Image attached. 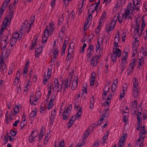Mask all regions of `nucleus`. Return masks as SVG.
<instances>
[{
    "label": "nucleus",
    "instance_id": "nucleus-33",
    "mask_svg": "<svg viewBox=\"0 0 147 147\" xmlns=\"http://www.w3.org/2000/svg\"><path fill=\"white\" fill-rule=\"evenodd\" d=\"M52 69H48L47 73V76L46 77L50 78L52 73Z\"/></svg>",
    "mask_w": 147,
    "mask_h": 147
},
{
    "label": "nucleus",
    "instance_id": "nucleus-20",
    "mask_svg": "<svg viewBox=\"0 0 147 147\" xmlns=\"http://www.w3.org/2000/svg\"><path fill=\"white\" fill-rule=\"evenodd\" d=\"M3 51L2 52V55L1 57V61H0V68H1L3 67V64L4 63L3 60L4 59V56L3 55Z\"/></svg>",
    "mask_w": 147,
    "mask_h": 147
},
{
    "label": "nucleus",
    "instance_id": "nucleus-18",
    "mask_svg": "<svg viewBox=\"0 0 147 147\" xmlns=\"http://www.w3.org/2000/svg\"><path fill=\"white\" fill-rule=\"evenodd\" d=\"M136 62V61L134 59H133L131 60V63L130 64L129 67V68H132L133 69H134L135 67L134 64Z\"/></svg>",
    "mask_w": 147,
    "mask_h": 147
},
{
    "label": "nucleus",
    "instance_id": "nucleus-55",
    "mask_svg": "<svg viewBox=\"0 0 147 147\" xmlns=\"http://www.w3.org/2000/svg\"><path fill=\"white\" fill-rule=\"evenodd\" d=\"M9 1H6L3 4V7L6 8L7 6V4L9 2Z\"/></svg>",
    "mask_w": 147,
    "mask_h": 147
},
{
    "label": "nucleus",
    "instance_id": "nucleus-14",
    "mask_svg": "<svg viewBox=\"0 0 147 147\" xmlns=\"http://www.w3.org/2000/svg\"><path fill=\"white\" fill-rule=\"evenodd\" d=\"M42 47L37 48L35 51V57H38L39 56V54L41 53L42 51Z\"/></svg>",
    "mask_w": 147,
    "mask_h": 147
},
{
    "label": "nucleus",
    "instance_id": "nucleus-26",
    "mask_svg": "<svg viewBox=\"0 0 147 147\" xmlns=\"http://www.w3.org/2000/svg\"><path fill=\"white\" fill-rule=\"evenodd\" d=\"M108 109H105L104 111V113L103 114L102 117L103 118H104L105 117H107V115H108L109 113V112H108Z\"/></svg>",
    "mask_w": 147,
    "mask_h": 147
},
{
    "label": "nucleus",
    "instance_id": "nucleus-62",
    "mask_svg": "<svg viewBox=\"0 0 147 147\" xmlns=\"http://www.w3.org/2000/svg\"><path fill=\"white\" fill-rule=\"evenodd\" d=\"M82 91L83 92V94H82V95H83V94L85 93L86 94H87V89L86 87H83V89L82 90Z\"/></svg>",
    "mask_w": 147,
    "mask_h": 147
},
{
    "label": "nucleus",
    "instance_id": "nucleus-59",
    "mask_svg": "<svg viewBox=\"0 0 147 147\" xmlns=\"http://www.w3.org/2000/svg\"><path fill=\"white\" fill-rule=\"evenodd\" d=\"M38 98H37V99L36 98V96L35 97V99L32 102L31 100V97L30 99V104H31V105H33V104L35 105V103L34 104V102H36L38 100Z\"/></svg>",
    "mask_w": 147,
    "mask_h": 147
},
{
    "label": "nucleus",
    "instance_id": "nucleus-16",
    "mask_svg": "<svg viewBox=\"0 0 147 147\" xmlns=\"http://www.w3.org/2000/svg\"><path fill=\"white\" fill-rule=\"evenodd\" d=\"M17 39L16 37L15 38L13 36L11 39L10 44L11 47H12L17 42Z\"/></svg>",
    "mask_w": 147,
    "mask_h": 147
},
{
    "label": "nucleus",
    "instance_id": "nucleus-48",
    "mask_svg": "<svg viewBox=\"0 0 147 147\" xmlns=\"http://www.w3.org/2000/svg\"><path fill=\"white\" fill-rule=\"evenodd\" d=\"M145 136V135H144L143 136L140 137V138L137 140V142H141L142 140V141H144Z\"/></svg>",
    "mask_w": 147,
    "mask_h": 147
},
{
    "label": "nucleus",
    "instance_id": "nucleus-13",
    "mask_svg": "<svg viewBox=\"0 0 147 147\" xmlns=\"http://www.w3.org/2000/svg\"><path fill=\"white\" fill-rule=\"evenodd\" d=\"M146 133V130L145 129V126H143L141 127L140 131L139 134V136L141 137L143 136L144 135H145Z\"/></svg>",
    "mask_w": 147,
    "mask_h": 147
},
{
    "label": "nucleus",
    "instance_id": "nucleus-30",
    "mask_svg": "<svg viewBox=\"0 0 147 147\" xmlns=\"http://www.w3.org/2000/svg\"><path fill=\"white\" fill-rule=\"evenodd\" d=\"M63 88V84H60V85H58V86H57V92H60Z\"/></svg>",
    "mask_w": 147,
    "mask_h": 147
},
{
    "label": "nucleus",
    "instance_id": "nucleus-22",
    "mask_svg": "<svg viewBox=\"0 0 147 147\" xmlns=\"http://www.w3.org/2000/svg\"><path fill=\"white\" fill-rule=\"evenodd\" d=\"M137 122L138 123H137V124L136 125V129L137 131H138L139 130L140 127L142 125L141 119V120H139V121L137 120Z\"/></svg>",
    "mask_w": 147,
    "mask_h": 147
},
{
    "label": "nucleus",
    "instance_id": "nucleus-36",
    "mask_svg": "<svg viewBox=\"0 0 147 147\" xmlns=\"http://www.w3.org/2000/svg\"><path fill=\"white\" fill-rule=\"evenodd\" d=\"M94 47L92 44H90L88 48V50L94 52Z\"/></svg>",
    "mask_w": 147,
    "mask_h": 147
},
{
    "label": "nucleus",
    "instance_id": "nucleus-5",
    "mask_svg": "<svg viewBox=\"0 0 147 147\" xmlns=\"http://www.w3.org/2000/svg\"><path fill=\"white\" fill-rule=\"evenodd\" d=\"M127 135V134L126 133L123 134V135L122 137L119 140L118 144L117 146L118 147H123L124 146V141L125 140Z\"/></svg>",
    "mask_w": 147,
    "mask_h": 147
},
{
    "label": "nucleus",
    "instance_id": "nucleus-34",
    "mask_svg": "<svg viewBox=\"0 0 147 147\" xmlns=\"http://www.w3.org/2000/svg\"><path fill=\"white\" fill-rule=\"evenodd\" d=\"M73 58V56H71V54L69 53H68V54L67 56L66 60L67 61H69L70 59H71L72 58Z\"/></svg>",
    "mask_w": 147,
    "mask_h": 147
},
{
    "label": "nucleus",
    "instance_id": "nucleus-63",
    "mask_svg": "<svg viewBox=\"0 0 147 147\" xmlns=\"http://www.w3.org/2000/svg\"><path fill=\"white\" fill-rule=\"evenodd\" d=\"M127 86V84H124L123 85V89L122 91L124 93L125 92V90H126L127 89V87L126 86Z\"/></svg>",
    "mask_w": 147,
    "mask_h": 147
},
{
    "label": "nucleus",
    "instance_id": "nucleus-15",
    "mask_svg": "<svg viewBox=\"0 0 147 147\" xmlns=\"http://www.w3.org/2000/svg\"><path fill=\"white\" fill-rule=\"evenodd\" d=\"M130 10L128 9H126L124 13L122 15V17L124 18L125 20H126L128 18L130 14L129 13Z\"/></svg>",
    "mask_w": 147,
    "mask_h": 147
},
{
    "label": "nucleus",
    "instance_id": "nucleus-8",
    "mask_svg": "<svg viewBox=\"0 0 147 147\" xmlns=\"http://www.w3.org/2000/svg\"><path fill=\"white\" fill-rule=\"evenodd\" d=\"M119 31H117V33L115 34V37L114 40V46L115 48H117V47H119L118 45V43L119 42Z\"/></svg>",
    "mask_w": 147,
    "mask_h": 147
},
{
    "label": "nucleus",
    "instance_id": "nucleus-28",
    "mask_svg": "<svg viewBox=\"0 0 147 147\" xmlns=\"http://www.w3.org/2000/svg\"><path fill=\"white\" fill-rule=\"evenodd\" d=\"M37 38H36L35 40H32V44L31 45V47L30 48L31 50H33L34 47V46L37 40Z\"/></svg>",
    "mask_w": 147,
    "mask_h": 147
},
{
    "label": "nucleus",
    "instance_id": "nucleus-21",
    "mask_svg": "<svg viewBox=\"0 0 147 147\" xmlns=\"http://www.w3.org/2000/svg\"><path fill=\"white\" fill-rule=\"evenodd\" d=\"M75 120V119L74 120H71V119L69 120L68 123V126L67 128H70L73 125Z\"/></svg>",
    "mask_w": 147,
    "mask_h": 147
},
{
    "label": "nucleus",
    "instance_id": "nucleus-37",
    "mask_svg": "<svg viewBox=\"0 0 147 147\" xmlns=\"http://www.w3.org/2000/svg\"><path fill=\"white\" fill-rule=\"evenodd\" d=\"M63 18L62 16L61 17H59L58 18V25H61L63 21Z\"/></svg>",
    "mask_w": 147,
    "mask_h": 147
},
{
    "label": "nucleus",
    "instance_id": "nucleus-52",
    "mask_svg": "<svg viewBox=\"0 0 147 147\" xmlns=\"http://www.w3.org/2000/svg\"><path fill=\"white\" fill-rule=\"evenodd\" d=\"M97 45L96 46V52H97V51L99 49H100V46L99 45L100 44V42L99 41H97Z\"/></svg>",
    "mask_w": 147,
    "mask_h": 147
},
{
    "label": "nucleus",
    "instance_id": "nucleus-23",
    "mask_svg": "<svg viewBox=\"0 0 147 147\" xmlns=\"http://www.w3.org/2000/svg\"><path fill=\"white\" fill-rule=\"evenodd\" d=\"M11 52V50L9 49H8L5 52V56L4 57V59H6L9 57V54Z\"/></svg>",
    "mask_w": 147,
    "mask_h": 147
},
{
    "label": "nucleus",
    "instance_id": "nucleus-57",
    "mask_svg": "<svg viewBox=\"0 0 147 147\" xmlns=\"http://www.w3.org/2000/svg\"><path fill=\"white\" fill-rule=\"evenodd\" d=\"M64 140H62L60 142H59V146L61 147H64Z\"/></svg>",
    "mask_w": 147,
    "mask_h": 147
},
{
    "label": "nucleus",
    "instance_id": "nucleus-32",
    "mask_svg": "<svg viewBox=\"0 0 147 147\" xmlns=\"http://www.w3.org/2000/svg\"><path fill=\"white\" fill-rule=\"evenodd\" d=\"M139 61L138 62V63L139 65H143L144 63L143 58L142 57H141L139 59Z\"/></svg>",
    "mask_w": 147,
    "mask_h": 147
},
{
    "label": "nucleus",
    "instance_id": "nucleus-25",
    "mask_svg": "<svg viewBox=\"0 0 147 147\" xmlns=\"http://www.w3.org/2000/svg\"><path fill=\"white\" fill-rule=\"evenodd\" d=\"M120 15L119 13H117V18L118 21L120 23H121L123 21V17H122H122H121L120 16Z\"/></svg>",
    "mask_w": 147,
    "mask_h": 147
},
{
    "label": "nucleus",
    "instance_id": "nucleus-27",
    "mask_svg": "<svg viewBox=\"0 0 147 147\" xmlns=\"http://www.w3.org/2000/svg\"><path fill=\"white\" fill-rule=\"evenodd\" d=\"M13 12L14 11L12 10L11 12L9 13V17H7L8 19V22H10L11 19H12V17L13 15Z\"/></svg>",
    "mask_w": 147,
    "mask_h": 147
},
{
    "label": "nucleus",
    "instance_id": "nucleus-54",
    "mask_svg": "<svg viewBox=\"0 0 147 147\" xmlns=\"http://www.w3.org/2000/svg\"><path fill=\"white\" fill-rule=\"evenodd\" d=\"M133 107L135 108H136L137 107V103L136 100H135L134 102H132Z\"/></svg>",
    "mask_w": 147,
    "mask_h": 147
},
{
    "label": "nucleus",
    "instance_id": "nucleus-49",
    "mask_svg": "<svg viewBox=\"0 0 147 147\" xmlns=\"http://www.w3.org/2000/svg\"><path fill=\"white\" fill-rule=\"evenodd\" d=\"M53 58L52 59H51V62H51L52 63L53 62V64H52V65H51V66H52L53 65L54 63L56 61V57H56V55H53Z\"/></svg>",
    "mask_w": 147,
    "mask_h": 147
},
{
    "label": "nucleus",
    "instance_id": "nucleus-44",
    "mask_svg": "<svg viewBox=\"0 0 147 147\" xmlns=\"http://www.w3.org/2000/svg\"><path fill=\"white\" fill-rule=\"evenodd\" d=\"M19 82V79L18 77H16L14 81L13 82L15 86H17L18 85Z\"/></svg>",
    "mask_w": 147,
    "mask_h": 147
},
{
    "label": "nucleus",
    "instance_id": "nucleus-12",
    "mask_svg": "<svg viewBox=\"0 0 147 147\" xmlns=\"http://www.w3.org/2000/svg\"><path fill=\"white\" fill-rule=\"evenodd\" d=\"M65 30V26H63L61 29L60 31L59 32V37H62L64 35V31Z\"/></svg>",
    "mask_w": 147,
    "mask_h": 147
},
{
    "label": "nucleus",
    "instance_id": "nucleus-42",
    "mask_svg": "<svg viewBox=\"0 0 147 147\" xmlns=\"http://www.w3.org/2000/svg\"><path fill=\"white\" fill-rule=\"evenodd\" d=\"M133 95L135 98H137L138 96V91H133Z\"/></svg>",
    "mask_w": 147,
    "mask_h": 147
},
{
    "label": "nucleus",
    "instance_id": "nucleus-38",
    "mask_svg": "<svg viewBox=\"0 0 147 147\" xmlns=\"http://www.w3.org/2000/svg\"><path fill=\"white\" fill-rule=\"evenodd\" d=\"M66 45H63L62 46V47L61 49V55H63L65 54V50L66 49Z\"/></svg>",
    "mask_w": 147,
    "mask_h": 147
},
{
    "label": "nucleus",
    "instance_id": "nucleus-64",
    "mask_svg": "<svg viewBox=\"0 0 147 147\" xmlns=\"http://www.w3.org/2000/svg\"><path fill=\"white\" fill-rule=\"evenodd\" d=\"M20 121L19 120L16 121L13 124V125L14 127H16L17 126L18 124L19 123Z\"/></svg>",
    "mask_w": 147,
    "mask_h": 147
},
{
    "label": "nucleus",
    "instance_id": "nucleus-60",
    "mask_svg": "<svg viewBox=\"0 0 147 147\" xmlns=\"http://www.w3.org/2000/svg\"><path fill=\"white\" fill-rule=\"evenodd\" d=\"M10 133L12 136V137H13V136H14L15 137L16 134V132L12 130H11Z\"/></svg>",
    "mask_w": 147,
    "mask_h": 147
},
{
    "label": "nucleus",
    "instance_id": "nucleus-1",
    "mask_svg": "<svg viewBox=\"0 0 147 147\" xmlns=\"http://www.w3.org/2000/svg\"><path fill=\"white\" fill-rule=\"evenodd\" d=\"M54 29V25L53 23H51L49 26H47L45 30L43 36L42 38V43L43 44L45 43V44L49 35L53 33V30Z\"/></svg>",
    "mask_w": 147,
    "mask_h": 147
},
{
    "label": "nucleus",
    "instance_id": "nucleus-40",
    "mask_svg": "<svg viewBox=\"0 0 147 147\" xmlns=\"http://www.w3.org/2000/svg\"><path fill=\"white\" fill-rule=\"evenodd\" d=\"M36 136L35 137H33L32 136H30L29 137V140L30 142L32 143L34 141L35 138L36 137Z\"/></svg>",
    "mask_w": 147,
    "mask_h": 147
},
{
    "label": "nucleus",
    "instance_id": "nucleus-45",
    "mask_svg": "<svg viewBox=\"0 0 147 147\" xmlns=\"http://www.w3.org/2000/svg\"><path fill=\"white\" fill-rule=\"evenodd\" d=\"M30 83V81L29 80H28L26 82V84L25 86V87L24 88V90L26 91L27 90V88Z\"/></svg>",
    "mask_w": 147,
    "mask_h": 147
},
{
    "label": "nucleus",
    "instance_id": "nucleus-3",
    "mask_svg": "<svg viewBox=\"0 0 147 147\" xmlns=\"http://www.w3.org/2000/svg\"><path fill=\"white\" fill-rule=\"evenodd\" d=\"M72 107L71 104L69 105L67 109L64 111L63 118L64 120H67L70 114L71 115V110Z\"/></svg>",
    "mask_w": 147,
    "mask_h": 147
},
{
    "label": "nucleus",
    "instance_id": "nucleus-7",
    "mask_svg": "<svg viewBox=\"0 0 147 147\" xmlns=\"http://www.w3.org/2000/svg\"><path fill=\"white\" fill-rule=\"evenodd\" d=\"M71 79H65L63 80L62 82V84L64 85L63 89H65L69 87L71 85Z\"/></svg>",
    "mask_w": 147,
    "mask_h": 147
},
{
    "label": "nucleus",
    "instance_id": "nucleus-24",
    "mask_svg": "<svg viewBox=\"0 0 147 147\" xmlns=\"http://www.w3.org/2000/svg\"><path fill=\"white\" fill-rule=\"evenodd\" d=\"M133 86H138L139 83L137 78H134L133 80Z\"/></svg>",
    "mask_w": 147,
    "mask_h": 147
},
{
    "label": "nucleus",
    "instance_id": "nucleus-9",
    "mask_svg": "<svg viewBox=\"0 0 147 147\" xmlns=\"http://www.w3.org/2000/svg\"><path fill=\"white\" fill-rule=\"evenodd\" d=\"M78 78L77 76L74 77V81L72 84L71 86V89L72 90H75L77 86L78 83Z\"/></svg>",
    "mask_w": 147,
    "mask_h": 147
},
{
    "label": "nucleus",
    "instance_id": "nucleus-2",
    "mask_svg": "<svg viewBox=\"0 0 147 147\" xmlns=\"http://www.w3.org/2000/svg\"><path fill=\"white\" fill-rule=\"evenodd\" d=\"M121 50L117 48L113 49V52L111 54L112 61L113 62H115L117 57L120 58L121 56Z\"/></svg>",
    "mask_w": 147,
    "mask_h": 147
},
{
    "label": "nucleus",
    "instance_id": "nucleus-53",
    "mask_svg": "<svg viewBox=\"0 0 147 147\" xmlns=\"http://www.w3.org/2000/svg\"><path fill=\"white\" fill-rule=\"evenodd\" d=\"M43 130V128L41 129V131L40 132V135H39L38 137V140L39 141H40L41 140V139L42 137L43 136V133L42 132V131Z\"/></svg>",
    "mask_w": 147,
    "mask_h": 147
},
{
    "label": "nucleus",
    "instance_id": "nucleus-61",
    "mask_svg": "<svg viewBox=\"0 0 147 147\" xmlns=\"http://www.w3.org/2000/svg\"><path fill=\"white\" fill-rule=\"evenodd\" d=\"M91 17V19L92 18V16L91 13H89L88 16L86 20V22H89V21L90 20V18Z\"/></svg>",
    "mask_w": 147,
    "mask_h": 147
},
{
    "label": "nucleus",
    "instance_id": "nucleus-50",
    "mask_svg": "<svg viewBox=\"0 0 147 147\" xmlns=\"http://www.w3.org/2000/svg\"><path fill=\"white\" fill-rule=\"evenodd\" d=\"M82 114V111L81 109H80L78 110V111L77 113V117H81Z\"/></svg>",
    "mask_w": 147,
    "mask_h": 147
},
{
    "label": "nucleus",
    "instance_id": "nucleus-4",
    "mask_svg": "<svg viewBox=\"0 0 147 147\" xmlns=\"http://www.w3.org/2000/svg\"><path fill=\"white\" fill-rule=\"evenodd\" d=\"M8 19L7 17H6L4 19L3 22V24L1 27V30L0 32V34L1 35H2V33L4 32V30L5 28L7 27L8 23Z\"/></svg>",
    "mask_w": 147,
    "mask_h": 147
},
{
    "label": "nucleus",
    "instance_id": "nucleus-17",
    "mask_svg": "<svg viewBox=\"0 0 147 147\" xmlns=\"http://www.w3.org/2000/svg\"><path fill=\"white\" fill-rule=\"evenodd\" d=\"M74 44L73 42L72 43L71 42L69 46V47L68 48V53H69L70 54H71L73 52L74 48V45L73 46L72 45V47H73V48H71V45H73Z\"/></svg>",
    "mask_w": 147,
    "mask_h": 147
},
{
    "label": "nucleus",
    "instance_id": "nucleus-19",
    "mask_svg": "<svg viewBox=\"0 0 147 147\" xmlns=\"http://www.w3.org/2000/svg\"><path fill=\"white\" fill-rule=\"evenodd\" d=\"M20 107V108L21 107V105H16L15 107L14 108V115H15L18 113L19 109Z\"/></svg>",
    "mask_w": 147,
    "mask_h": 147
},
{
    "label": "nucleus",
    "instance_id": "nucleus-46",
    "mask_svg": "<svg viewBox=\"0 0 147 147\" xmlns=\"http://www.w3.org/2000/svg\"><path fill=\"white\" fill-rule=\"evenodd\" d=\"M142 114V113L140 112H139L138 111V113L136 114L137 116V120L139 121V120H141V119H142V118H141L140 117V115Z\"/></svg>",
    "mask_w": 147,
    "mask_h": 147
},
{
    "label": "nucleus",
    "instance_id": "nucleus-11",
    "mask_svg": "<svg viewBox=\"0 0 147 147\" xmlns=\"http://www.w3.org/2000/svg\"><path fill=\"white\" fill-rule=\"evenodd\" d=\"M90 134L89 132L86 130L84 133L82 138V142H83V145H84L85 144L86 142V139L88 137V136Z\"/></svg>",
    "mask_w": 147,
    "mask_h": 147
},
{
    "label": "nucleus",
    "instance_id": "nucleus-58",
    "mask_svg": "<svg viewBox=\"0 0 147 147\" xmlns=\"http://www.w3.org/2000/svg\"><path fill=\"white\" fill-rule=\"evenodd\" d=\"M111 102L110 99H107V100L106 101L104 102V105H106L107 106H109V103Z\"/></svg>",
    "mask_w": 147,
    "mask_h": 147
},
{
    "label": "nucleus",
    "instance_id": "nucleus-39",
    "mask_svg": "<svg viewBox=\"0 0 147 147\" xmlns=\"http://www.w3.org/2000/svg\"><path fill=\"white\" fill-rule=\"evenodd\" d=\"M55 117L53 116H51L50 117V123L52 125L53 124L54 121L55 119Z\"/></svg>",
    "mask_w": 147,
    "mask_h": 147
},
{
    "label": "nucleus",
    "instance_id": "nucleus-56",
    "mask_svg": "<svg viewBox=\"0 0 147 147\" xmlns=\"http://www.w3.org/2000/svg\"><path fill=\"white\" fill-rule=\"evenodd\" d=\"M41 93L40 91H38L36 93V98H38L41 96Z\"/></svg>",
    "mask_w": 147,
    "mask_h": 147
},
{
    "label": "nucleus",
    "instance_id": "nucleus-6",
    "mask_svg": "<svg viewBox=\"0 0 147 147\" xmlns=\"http://www.w3.org/2000/svg\"><path fill=\"white\" fill-rule=\"evenodd\" d=\"M1 42L0 43V46H2L3 44L7 45V42L8 41V36L5 35H2L0 37Z\"/></svg>",
    "mask_w": 147,
    "mask_h": 147
},
{
    "label": "nucleus",
    "instance_id": "nucleus-51",
    "mask_svg": "<svg viewBox=\"0 0 147 147\" xmlns=\"http://www.w3.org/2000/svg\"><path fill=\"white\" fill-rule=\"evenodd\" d=\"M59 52V50H58L57 48L55 49L54 51L53 55H56V57H57V55L58 54Z\"/></svg>",
    "mask_w": 147,
    "mask_h": 147
},
{
    "label": "nucleus",
    "instance_id": "nucleus-41",
    "mask_svg": "<svg viewBox=\"0 0 147 147\" xmlns=\"http://www.w3.org/2000/svg\"><path fill=\"white\" fill-rule=\"evenodd\" d=\"M54 87L57 86H58V85H60L58 81V80L57 78H55L54 79Z\"/></svg>",
    "mask_w": 147,
    "mask_h": 147
},
{
    "label": "nucleus",
    "instance_id": "nucleus-29",
    "mask_svg": "<svg viewBox=\"0 0 147 147\" xmlns=\"http://www.w3.org/2000/svg\"><path fill=\"white\" fill-rule=\"evenodd\" d=\"M140 28H135L134 31V33H135V34H137L138 36H139V35L140 34V33H139V29Z\"/></svg>",
    "mask_w": 147,
    "mask_h": 147
},
{
    "label": "nucleus",
    "instance_id": "nucleus-31",
    "mask_svg": "<svg viewBox=\"0 0 147 147\" xmlns=\"http://www.w3.org/2000/svg\"><path fill=\"white\" fill-rule=\"evenodd\" d=\"M36 115V111L33 110L30 115V117L31 118L35 117Z\"/></svg>",
    "mask_w": 147,
    "mask_h": 147
},
{
    "label": "nucleus",
    "instance_id": "nucleus-47",
    "mask_svg": "<svg viewBox=\"0 0 147 147\" xmlns=\"http://www.w3.org/2000/svg\"><path fill=\"white\" fill-rule=\"evenodd\" d=\"M96 74L94 72H92L91 75V80H95Z\"/></svg>",
    "mask_w": 147,
    "mask_h": 147
},
{
    "label": "nucleus",
    "instance_id": "nucleus-35",
    "mask_svg": "<svg viewBox=\"0 0 147 147\" xmlns=\"http://www.w3.org/2000/svg\"><path fill=\"white\" fill-rule=\"evenodd\" d=\"M50 78L45 77V76L43 78V83L45 85H46L47 83L48 80Z\"/></svg>",
    "mask_w": 147,
    "mask_h": 147
},
{
    "label": "nucleus",
    "instance_id": "nucleus-10",
    "mask_svg": "<svg viewBox=\"0 0 147 147\" xmlns=\"http://www.w3.org/2000/svg\"><path fill=\"white\" fill-rule=\"evenodd\" d=\"M135 0H134L132 2L133 5L132 7V9L133 10L135 9L137 11H138L139 9L140 3H139V2H137L136 4V3L135 2Z\"/></svg>",
    "mask_w": 147,
    "mask_h": 147
},
{
    "label": "nucleus",
    "instance_id": "nucleus-43",
    "mask_svg": "<svg viewBox=\"0 0 147 147\" xmlns=\"http://www.w3.org/2000/svg\"><path fill=\"white\" fill-rule=\"evenodd\" d=\"M117 88V85L112 84L111 87V91L113 92H114L116 90V89Z\"/></svg>",
    "mask_w": 147,
    "mask_h": 147
}]
</instances>
